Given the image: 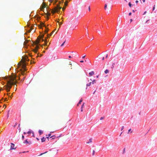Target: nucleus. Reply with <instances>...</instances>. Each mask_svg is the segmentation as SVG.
Returning a JSON list of instances; mask_svg holds the SVG:
<instances>
[{"label":"nucleus","mask_w":157,"mask_h":157,"mask_svg":"<svg viewBox=\"0 0 157 157\" xmlns=\"http://www.w3.org/2000/svg\"><path fill=\"white\" fill-rule=\"evenodd\" d=\"M86 56V55H84V56H83L82 57V59H83L84 58H85Z\"/></svg>","instance_id":"e433bc0d"},{"label":"nucleus","mask_w":157,"mask_h":157,"mask_svg":"<svg viewBox=\"0 0 157 157\" xmlns=\"http://www.w3.org/2000/svg\"><path fill=\"white\" fill-rule=\"evenodd\" d=\"M131 14H132V13H131V12H130V13H129V14H128V15H129V16H130V15H131Z\"/></svg>","instance_id":"37998d69"},{"label":"nucleus","mask_w":157,"mask_h":157,"mask_svg":"<svg viewBox=\"0 0 157 157\" xmlns=\"http://www.w3.org/2000/svg\"><path fill=\"white\" fill-rule=\"evenodd\" d=\"M139 115H140V114H141V112H139Z\"/></svg>","instance_id":"e2e57ef3"},{"label":"nucleus","mask_w":157,"mask_h":157,"mask_svg":"<svg viewBox=\"0 0 157 157\" xmlns=\"http://www.w3.org/2000/svg\"><path fill=\"white\" fill-rule=\"evenodd\" d=\"M42 7L41 8V10L43 11L44 10V8L46 7V5L44 3H43L42 5Z\"/></svg>","instance_id":"423d86ee"},{"label":"nucleus","mask_w":157,"mask_h":157,"mask_svg":"<svg viewBox=\"0 0 157 157\" xmlns=\"http://www.w3.org/2000/svg\"><path fill=\"white\" fill-rule=\"evenodd\" d=\"M45 45H47V39H45Z\"/></svg>","instance_id":"5701e85b"},{"label":"nucleus","mask_w":157,"mask_h":157,"mask_svg":"<svg viewBox=\"0 0 157 157\" xmlns=\"http://www.w3.org/2000/svg\"><path fill=\"white\" fill-rule=\"evenodd\" d=\"M51 132H50V133L48 135V137H46V138H47L48 139V138H49V137L50 136H51Z\"/></svg>","instance_id":"2eb2a0df"},{"label":"nucleus","mask_w":157,"mask_h":157,"mask_svg":"<svg viewBox=\"0 0 157 157\" xmlns=\"http://www.w3.org/2000/svg\"><path fill=\"white\" fill-rule=\"evenodd\" d=\"M146 13V11L144 12V14H143L144 15V14H145V13Z\"/></svg>","instance_id":"6e6d98bb"},{"label":"nucleus","mask_w":157,"mask_h":157,"mask_svg":"<svg viewBox=\"0 0 157 157\" xmlns=\"http://www.w3.org/2000/svg\"><path fill=\"white\" fill-rule=\"evenodd\" d=\"M36 139L38 140H39V139L37 138H36Z\"/></svg>","instance_id":"bf43d9fd"},{"label":"nucleus","mask_w":157,"mask_h":157,"mask_svg":"<svg viewBox=\"0 0 157 157\" xmlns=\"http://www.w3.org/2000/svg\"><path fill=\"white\" fill-rule=\"evenodd\" d=\"M50 10H51L49 8H48V7H47L46 8V11H45V12L44 10V11L47 16H50Z\"/></svg>","instance_id":"20e7f679"},{"label":"nucleus","mask_w":157,"mask_h":157,"mask_svg":"<svg viewBox=\"0 0 157 157\" xmlns=\"http://www.w3.org/2000/svg\"><path fill=\"white\" fill-rule=\"evenodd\" d=\"M61 8L62 7L60 6L59 5H58L56 7L52 9L51 12L53 13L56 12L58 13Z\"/></svg>","instance_id":"f03ea898"},{"label":"nucleus","mask_w":157,"mask_h":157,"mask_svg":"<svg viewBox=\"0 0 157 157\" xmlns=\"http://www.w3.org/2000/svg\"><path fill=\"white\" fill-rule=\"evenodd\" d=\"M125 148H124L123 149V151H122V153L123 154H124L125 153Z\"/></svg>","instance_id":"6ab92c4d"},{"label":"nucleus","mask_w":157,"mask_h":157,"mask_svg":"<svg viewBox=\"0 0 157 157\" xmlns=\"http://www.w3.org/2000/svg\"><path fill=\"white\" fill-rule=\"evenodd\" d=\"M109 70H107V69H106V70L105 71V74H107L108 73H109Z\"/></svg>","instance_id":"a211bd4d"},{"label":"nucleus","mask_w":157,"mask_h":157,"mask_svg":"<svg viewBox=\"0 0 157 157\" xmlns=\"http://www.w3.org/2000/svg\"><path fill=\"white\" fill-rule=\"evenodd\" d=\"M82 101V98L79 101V105L81 104V102Z\"/></svg>","instance_id":"4be33fe9"},{"label":"nucleus","mask_w":157,"mask_h":157,"mask_svg":"<svg viewBox=\"0 0 157 157\" xmlns=\"http://www.w3.org/2000/svg\"><path fill=\"white\" fill-rule=\"evenodd\" d=\"M91 83H92V82H90L89 83L86 84V86H90L91 85Z\"/></svg>","instance_id":"ddd939ff"},{"label":"nucleus","mask_w":157,"mask_h":157,"mask_svg":"<svg viewBox=\"0 0 157 157\" xmlns=\"http://www.w3.org/2000/svg\"><path fill=\"white\" fill-rule=\"evenodd\" d=\"M9 111H10L9 110L8 111V114H7V117H9Z\"/></svg>","instance_id":"603ef678"},{"label":"nucleus","mask_w":157,"mask_h":157,"mask_svg":"<svg viewBox=\"0 0 157 157\" xmlns=\"http://www.w3.org/2000/svg\"><path fill=\"white\" fill-rule=\"evenodd\" d=\"M28 143V141H27V140H25L24 141V143Z\"/></svg>","instance_id":"c85d7f7f"},{"label":"nucleus","mask_w":157,"mask_h":157,"mask_svg":"<svg viewBox=\"0 0 157 157\" xmlns=\"http://www.w3.org/2000/svg\"><path fill=\"white\" fill-rule=\"evenodd\" d=\"M149 21V20H148L147 21L146 23H147Z\"/></svg>","instance_id":"13d9d810"},{"label":"nucleus","mask_w":157,"mask_h":157,"mask_svg":"<svg viewBox=\"0 0 157 157\" xmlns=\"http://www.w3.org/2000/svg\"><path fill=\"white\" fill-rule=\"evenodd\" d=\"M107 8V5L106 4H105V6H104V8H105V9H106V8Z\"/></svg>","instance_id":"473e14b6"},{"label":"nucleus","mask_w":157,"mask_h":157,"mask_svg":"<svg viewBox=\"0 0 157 157\" xmlns=\"http://www.w3.org/2000/svg\"><path fill=\"white\" fill-rule=\"evenodd\" d=\"M92 139H90L89 140V141L88 142H86V143L87 144H89L91 142H92Z\"/></svg>","instance_id":"dca6fc26"},{"label":"nucleus","mask_w":157,"mask_h":157,"mask_svg":"<svg viewBox=\"0 0 157 157\" xmlns=\"http://www.w3.org/2000/svg\"><path fill=\"white\" fill-rule=\"evenodd\" d=\"M89 75L90 76H92L93 75H94V73L93 71H92L89 72Z\"/></svg>","instance_id":"1a4fd4ad"},{"label":"nucleus","mask_w":157,"mask_h":157,"mask_svg":"<svg viewBox=\"0 0 157 157\" xmlns=\"http://www.w3.org/2000/svg\"><path fill=\"white\" fill-rule=\"evenodd\" d=\"M55 137H56V136H51L50 137V138H52V139H55Z\"/></svg>","instance_id":"aec40b11"},{"label":"nucleus","mask_w":157,"mask_h":157,"mask_svg":"<svg viewBox=\"0 0 157 157\" xmlns=\"http://www.w3.org/2000/svg\"><path fill=\"white\" fill-rule=\"evenodd\" d=\"M14 144L13 143H11V145L10 146V150L15 149L16 148H14Z\"/></svg>","instance_id":"6e6552de"},{"label":"nucleus","mask_w":157,"mask_h":157,"mask_svg":"<svg viewBox=\"0 0 157 157\" xmlns=\"http://www.w3.org/2000/svg\"><path fill=\"white\" fill-rule=\"evenodd\" d=\"M44 40L43 39H41V41H44Z\"/></svg>","instance_id":"4d7b16f0"},{"label":"nucleus","mask_w":157,"mask_h":157,"mask_svg":"<svg viewBox=\"0 0 157 157\" xmlns=\"http://www.w3.org/2000/svg\"><path fill=\"white\" fill-rule=\"evenodd\" d=\"M41 140L42 142H43L45 141V138L44 137H43L41 138Z\"/></svg>","instance_id":"9b49d317"},{"label":"nucleus","mask_w":157,"mask_h":157,"mask_svg":"<svg viewBox=\"0 0 157 157\" xmlns=\"http://www.w3.org/2000/svg\"><path fill=\"white\" fill-rule=\"evenodd\" d=\"M142 1H143V2H145V0H143Z\"/></svg>","instance_id":"680f3d73"},{"label":"nucleus","mask_w":157,"mask_h":157,"mask_svg":"<svg viewBox=\"0 0 157 157\" xmlns=\"http://www.w3.org/2000/svg\"><path fill=\"white\" fill-rule=\"evenodd\" d=\"M104 57H103V58H102V60H104Z\"/></svg>","instance_id":"052dcab7"},{"label":"nucleus","mask_w":157,"mask_h":157,"mask_svg":"<svg viewBox=\"0 0 157 157\" xmlns=\"http://www.w3.org/2000/svg\"><path fill=\"white\" fill-rule=\"evenodd\" d=\"M7 98H6L5 99V101H7Z\"/></svg>","instance_id":"864d4df0"},{"label":"nucleus","mask_w":157,"mask_h":157,"mask_svg":"<svg viewBox=\"0 0 157 157\" xmlns=\"http://www.w3.org/2000/svg\"><path fill=\"white\" fill-rule=\"evenodd\" d=\"M65 9V7H63V8H62V10L63 11H64Z\"/></svg>","instance_id":"ea45409f"},{"label":"nucleus","mask_w":157,"mask_h":157,"mask_svg":"<svg viewBox=\"0 0 157 157\" xmlns=\"http://www.w3.org/2000/svg\"><path fill=\"white\" fill-rule=\"evenodd\" d=\"M65 42V41L61 45V47L63 46V45Z\"/></svg>","instance_id":"72a5a7b5"},{"label":"nucleus","mask_w":157,"mask_h":157,"mask_svg":"<svg viewBox=\"0 0 157 157\" xmlns=\"http://www.w3.org/2000/svg\"><path fill=\"white\" fill-rule=\"evenodd\" d=\"M16 76L13 75L12 76H6L4 77L5 79L7 81V84L5 86H6L5 89L7 92L10 91L12 85L17 83V82L16 80Z\"/></svg>","instance_id":"f257e3e1"},{"label":"nucleus","mask_w":157,"mask_h":157,"mask_svg":"<svg viewBox=\"0 0 157 157\" xmlns=\"http://www.w3.org/2000/svg\"><path fill=\"white\" fill-rule=\"evenodd\" d=\"M32 30V28H31L30 29V30H29L28 31V32H29V33Z\"/></svg>","instance_id":"f704fd0d"},{"label":"nucleus","mask_w":157,"mask_h":157,"mask_svg":"<svg viewBox=\"0 0 157 157\" xmlns=\"http://www.w3.org/2000/svg\"><path fill=\"white\" fill-rule=\"evenodd\" d=\"M21 74L22 75H24L25 74V71H23L21 72Z\"/></svg>","instance_id":"bb28decb"},{"label":"nucleus","mask_w":157,"mask_h":157,"mask_svg":"<svg viewBox=\"0 0 157 157\" xmlns=\"http://www.w3.org/2000/svg\"><path fill=\"white\" fill-rule=\"evenodd\" d=\"M23 59L22 61L23 63V65H22L23 68H24V71H26V70L25 68L26 67V64L25 62L26 61H29V59H28V58L27 56H25L23 58Z\"/></svg>","instance_id":"7ed1b4c3"},{"label":"nucleus","mask_w":157,"mask_h":157,"mask_svg":"<svg viewBox=\"0 0 157 157\" xmlns=\"http://www.w3.org/2000/svg\"><path fill=\"white\" fill-rule=\"evenodd\" d=\"M131 129H129L128 130V133H129V132H130V131H131Z\"/></svg>","instance_id":"79ce46f5"},{"label":"nucleus","mask_w":157,"mask_h":157,"mask_svg":"<svg viewBox=\"0 0 157 157\" xmlns=\"http://www.w3.org/2000/svg\"><path fill=\"white\" fill-rule=\"evenodd\" d=\"M108 55L107 54L106 55V57H105V58H107V57H108Z\"/></svg>","instance_id":"5fc2aeb1"},{"label":"nucleus","mask_w":157,"mask_h":157,"mask_svg":"<svg viewBox=\"0 0 157 157\" xmlns=\"http://www.w3.org/2000/svg\"><path fill=\"white\" fill-rule=\"evenodd\" d=\"M89 9V11H90V6H89V9Z\"/></svg>","instance_id":"8fccbe9b"},{"label":"nucleus","mask_w":157,"mask_h":157,"mask_svg":"<svg viewBox=\"0 0 157 157\" xmlns=\"http://www.w3.org/2000/svg\"><path fill=\"white\" fill-rule=\"evenodd\" d=\"M95 151L94 150H93V153H92L93 155H94L95 154Z\"/></svg>","instance_id":"2f4dec72"},{"label":"nucleus","mask_w":157,"mask_h":157,"mask_svg":"<svg viewBox=\"0 0 157 157\" xmlns=\"http://www.w3.org/2000/svg\"><path fill=\"white\" fill-rule=\"evenodd\" d=\"M26 132H24V134H26Z\"/></svg>","instance_id":"69168bd1"},{"label":"nucleus","mask_w":157,"mask_h":157,"mask_svg":"<svg viewBox=\"0 0 157 157\" xmlns=\"http://www.w3.org/2000/svg\"><path fill=\"white\" fill-rule=\"evenodd\" d=\"M92 84H94V83L96 82V80H93V81H92Z\"/></svg>","instance_id":"a878e982"},{"label":"nucleus","mask_w":157,"mask_h":157,"mask_svg":"<svg viewBox=\"0 0 157 157\" xmlns=\"http://www.w3.org/2000/svg\"><path fill=\"white\" fill-rule=\"evenodd\" d=\"M132 12H135V11L134 10H132Z\"/></svg>","instance_id":"338daca9"},{"label":"nucleus","mask_w":157,"mask_h":157,"mask_svg":"<svg viewBox=\"0 0 157 157\" xmlns=\"http://www.w3.org/2000/svg\"><path fill=\"white\" fill-rule=\"evenodd\" d=\"M138 2V1L137 0H136V3L137 4V3Z\"/></svg>","instance_id":"49530a36"},{"label":"nucleus","mask_w":157,"mask_h":157,"mask_svg":"<svg viewBox=\"0 0 157 157\" xmlns=\"http://www.w3.org/2000/svg\"><path fill=\"white\" fill-rule=\"evenodd\" d=\"M79 62H80L81 63H83L84 62V60H81Z\"/></svg>","instance_id":"a19ab883"},{"label":"nucleus","mask_w":157,"mask_h":157,"mask_svg":"<svg viewBox=\"0 0 157 157\" xmlns=\"http://www.w3.org/2000/svg\"><path fill=\"white\" fill-rule=\"evenodd\" d=\"M77 105L78 106V103L77 104Z\"/></svg>","instance_id":"774afa93"},{"label":"nucleus","mask_w":157,"mask_h":157,"mask_svg":"<svg viewBox=\"0 0 157 157\" xmlns=\"http://www.w3.org/2000/svg\"><path fill=\"white\" fill-rule=\"evenodd\" d=\"M39 46L37 44L36 45V46L35 48L34 49H33V51L35 53H36L37 52V50L39 49Z\"/></svg>","instance_id":"39448f33"},{"label":"nucleus","mask_w":157,"mask_h":157,"mask_svg":"<svg viewBox=\"0 0 157 157\" xmlns=\"http://www.w3.org/2000/svg\"><path fill=\"white\" fill-rule=\"evenodd\" d=\"M45 27L46 28V29L45 30V32H46V33H47L48 30V28H47L46 26Z\"/></svg>","instance_id":"412c9836"},{"label":"nucleus","mask_w":157,"mask_h":157,"mask_svg":"<svg viewBox=\"0 0 157 157\" xmlns=\"http://www.w3.org/2000/svg\"><path fill=\"white\" fill-rule=\"evenodd\" d=\"M44 35H41V36L40 38L41 39H43V38L44 37Z\"/></svg>","instance_id":"c756f323"},{"label":"nucleus","mask_w":157,"mask_h":157,"mask_svg":"<svg viewBox=\"0 0 157 157\" xmlns=\"http://www.w3.org/2000/svg\"><path fill=\"white\" fill-rule=\"evenodd\" d=\"M128 5L130 7H131L132 5L131 4V2H129L128 3Z\"/></svg>","instance_id":"cd10ccee"},{"label":"nucleus","mask_w":157,"mask_h":157,"mask_svg":"<svg viewBox=\"0 0 157 157\" xmlns=\"http://www.w3.org/2000/svg\"><path fill=\"white\" fill-rule=\"evenodd\" d=\"M57 22H59V25H61L62 24V22H59L58 21H57Z\"/></svg>","instance_id":"7c9ffc66"},{"label":"nucleus","mask_w":157,"mask_h":157,"mask_svg":"<svg viewBox=\"0 0 157 157\" xmlns=\"http://www.w3.org/2000/svg\"><path fill=\"white\" fill-rule=\"evenodd\" d=\"M84 107V103H83L81 107V111L82 112L83 111V108Z\"/></svg>","instance_id":"9d476101"},{"label":"nucleus","mask_w":157,"mask_h":157,"mask_svg":"<svg viewBox=\"0 0 157 157\" xmlns=\"http://www.w3.org/2000/svg\"><path fill=\"white\" fill-rule=\"evenodd\" d=\"M79 66H80V67H82V66H83V65L82 64H81V65H80L79 64Z\"/></svg>","instance_id":"09e8293b"},{"label":"nucleus","mask_w":157,"mask_h":157,"mask_svg":"<svg viewBox=\"0 0 157 157\" xmlns=\"http://www.w3.org/2000/svg\"><path fill=\"white\" fill-rule=\"evenodd\" d=\"M54 31H52V32L50 34L49 36H51L52 33L54 32Z\"/></svg>","instance_id":"c9c22d12"},{"label":"nucleus","mask_w":157,"mask_h":157,"mask_svg":"<svg viewBox=\"0 0 157 157\" xmlns=\"http://www.w3.org/2000/svg\"><path fill=\"white\" fill-rule=\"evenodd\" d=\"M27 133L28 134H30L31 133V132L30 131H28V132H27Z\"/></svg>","instance_id":"de8ad7c7"},{"label":"nucleus","mask_w":157,"mask_h":157,"mask_svg":"<svg viewBox=\"0 0 157 157\" xmlns=\"http://www.w3.org/2000/svg\"><path fill=\"white\" fill-rule=\"evenodd\" d=\"M103 118H104L103 117H101L100 118V120H102L103 119Z\"/></svg>","instance_id":"a18cd8bd"},{"label":"nucleus","mask_w":157,"mask_h":157,"mask_svg":"<svg viewBox=\"0 0 157 157\" xmlns=\"http://www.w3.org/2000/svg\"><path fill=\"white\" fill-rule=\"evenodd\" d=\"M67 3H68V2L67 1H66L64 3V5L65 6H67Z\"/></svg>","instance_id":"f3484780"},{"label":"nucleus","mask_w":157,"mask_h":157,"mask_svg":"<svg viewBox=\"0 0 157 157\" xmlns=\"http://www.w3.org/2000/svg\"><path fill=\"white\" fill-rule=\"evenodd\" d=\"M114 65H115V63H113L112 65V68H113L114 67Z\"/></svg>","instance_id":"b1692460"},{"label":"nucleus","mask_w":157,"mask_h":157,"mask_svg":"<svg viewBox=\"0 0 157 157\" xmlns=\"http://www.w3.org/2000/svg\"><path fill=\"white\" fill-rule=\"evenodd\" d=\"M38 132L40 135H41L43 133V131L40 130H39Z\"/></svg>","instance_id":"f8f14e48"},{"label":"nucleus","mask_w":157,"mask_h":157,"mask_svg":"<svg viewBox=\"0 0 157 157\" xmlns=\"http://www.w3.org/2000/svg\"><path fill=\"white\" fill-rule=\"evenodd\" d=\"M68 57H69V58H71V56H68Z\"/></svg>","instance_id":"0e129e2a"},{"label":"nucleus","mask_w":157,"mask_h":157,"mask_svg":"<svg viewBox=\"0 0 157 157\" xmlns=\"http://www.w3.org/2000/svg\"><path fill=\"white\" fill-rule=\"evenodd\" d=\"M40 40V39L39 38H37L35 41L34 43V44L35 45L38 44L39 43Z\"/></svg>","instance_id":"0eeeda50"},{"label":"nucleus","mask_w":157,"mask_h":157,"mask_svg":"<svg viewBox=\"0 0 157 157\" xmlns=\"http://www.w3.org/2000/svg\"><path fill=\"white\" fill-rule=\"evenodd\" d=\"M22 138L23 140L24 138V136L23 135H22Z\"/></svg>","instance_id":"c03bdc74"},{"label":"nucleus","mask_w":157,"mask_h":157,"mask_svg":"<svg viewBox=\"0 0 157 157\" xmlns=\"http://www.w3.org/2000/svg\"><path fill=\"white\" fill-rule=\"evenodd\" d=\"M155 5H154V7L153 8V9H152L153 11L155 9Z\"/></svg>","instance_id":"4c0bfd02"},{"label":"nucleus","mask_w":157,"mask_h":157,"mask_svg":"<svg viewBox=\"0 0 157 157\" xmlns=\"http://www.w3.org/2000/svg\"><path fill=\"white\" fill-rule=\"evenodd\" d=\"M47 152H48V151H46V152H45L44 153H41V154L40 155H39V156H40V155H43V154H45V153H47Z\"/></svg>","instance_id":"393cba45"},{"label":"nucleus","mask_w":157,"mask_h":157,"mask_svg":"<svg viewBox=\"0 0 157 157\" xmlns=\"http://www.w3.org/2000/svg\"><path fill=\"white\" fill-rule=\"evenodd\" d=\"M16 125H17V123H16L13 126V127H15V126H16Z\"/></svg>","instance_id":"3c124183"},{"label":"nucleus","mask_w":157,"mask_h":157,"mask_svg":"<svg viewBox=\"0 0 157 157\" xmlns=\"http://www.w3.org/2000/svg\"><path fill=\"white\" fill-rule=\"evenodd\" d=\"M40 25L41 26H44L45 27V25L43 23L41 22L40 23Z\"/></svg>","instance_id":"4468645a"},{"label":"nucleus","mask_w":157,"mask_h":157,"mask_svg":"<svg viewBox=\"0 0 157 157\" xmlns=\"http://www.w3.org/2000/svg\"><path fill=\"white\" fill-rule=\"evenodd\" d=\"M124 128V126H122L121 128V131H122Z\"/></svg>","instance_id":"58836bf2"}]
</instances>
